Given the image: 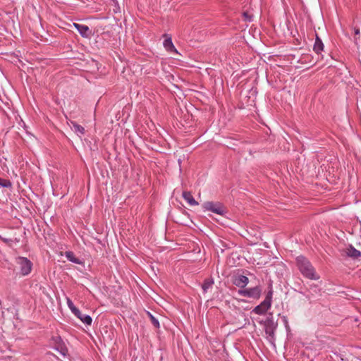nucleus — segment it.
<instances>
[{
	"label": "nucleus",
	"mask_w": 361,
	"mask_h": 361,
	"mask_svg": "<svg viewBox=\"0 0 361 361\" xmlns=\"http://www.w3.org/2000/svg\"><path fill=\"white\" fill-rule=\"evenodd\" d=\"M296 263L298 269L304 277L311 280H318L319 279L314 268L307 258L299 256L296 258Z\"/></svg>",
	"instance_id": "f257e3e1"
},
{
	"label": "nucleus",
	"mask_w": 361,
	"mask_h": 361,
	"mask_svg": "<svg viewBox=\"0 0 361 361\" xmlns=\"http://www.w3.org/2000/svg\"><path fill=\"white\" fill-rule=\"evenodd\" d=\"M16 264L19 266L20 274L23 276L27 275L32 270V263L26 257H18L16 259Z\"/></svg>",
	"instance_id": "f03ea898"
},
{
	"label": "nucleus",
	"mask_w": 361,
	"mask_h": 361,
	"mask_svg": "<svg viewBox=\"0 0 361 361\" xmlns=\"http://www.w3.org/2000/svg\"><path fill=\"white\" fill-rule=\"evenodd\" d=\"M240 295L247 297L253 299H259L261 296L262 288L257 286L253 288L240 289L238 291Z\"/></svg>",
	"instance_id": "7ed1b4c3"
},
{
	"label": "nucleus",
	"mask_w": 361,
	"mask_h": 361,
	"mask_svg": "<svg viewBox=\"0 0 361 361\" xmlns=\"http://www.w3.org/2000/svg\"><path fill=\"white\" fill-rule=\"evenodd\" d=\"M203 207L217 214L224 215L226 213L225 208L219 202H206Z\"/></svg>",
	"instance_id": "20e7f679"
},
{
	"label": "nucleus",
	"mask_w": 361,
	"mask_h": 361,
	"mask_svg": "<svg viewBox=\"0 0 361 361\" xmlns=\"http://www.w3.org/2000/svg\"><path fill=\"white\" fill-rule=\"evenodd\" d=\"M233 283L240 288L241 289H244V288L249 283V279L247 276L240 275V274H236L234 275L232 277Z\"/></svg>",
	"instance_id": "39448f33"
},
{
	"label": "nucleus",
	"mask_w": 361,
	"mask_h": 361,
	"mask_svg": "<svg viewBox=\"0 0 361 361\" xmlns=\"http://www.w3.org/2000/svg\"><path fill=\"white\" fill-rule=\"evenodd\" d=\"M271 304H270L269 301L264 300V301L254 308L253 312L259 315L264 314L271 307Z\"/></svg>",
	"instance_id": "423d86ee"
},
{
	"label": "nucleus",
	"mask_w": 361,
	"mask_h": 361,
	"mask_svg": "<svg viewBox=\"0 0 361 361\" xmlns=\"http://www.w3.org/2000/svg\"><path fill=\"white\" fill-rule=\"evenodd\" d=\"M73 25L83 37H89L91 35V30L87 25L78 23H74Z\"/></svg>",
	"instance_id": "0eeeda50"
},
{
	"label": "nucleus",
	"mask_w": 361,
	"mask_h": 361,
	"mask_svg": "<svg viewBox=\"0 0 361 361\" xmlns=\"http://www.w3.org/2000/svg\"><path fill=\"white\" fill-rule=\"evenodd\" d=\"M70 124L71 125V129L75 133H77L78 135L81 136V135H85V130L84 127L78 124L76 122H75L73 121H71Z\"/></svg>",
	"instance_id": "6e6552de"
},
{
	"label": "nucleus",
	"mask_w": 361,
	"mask_h": 361,
	"mask_svg": "<svg viewBox=\"0 0 361 361\" xmlns=\"http://www.w3.org/2000/svg\"><path fill=\"white\" fill-rule=\"evenodd\" d=\"M346 255L353 258V259H357L361 256L360 251L356 250L353 245H350L346 249Z\"/></svg>",
	"instance_id": "1a4fd4ad"
},
{
	"label": "nucleus",
	"mask_w": 361,
	"mask_h": 361,
	"mask_svg": "<svg viewBox=\"0 0 361 361\" xmlns=\"http://www.w3.org/2000/svg\"><path fill=\"white\" fill-rule=\"evenodd\" d=\"M183 197L190 205H198V202L193 198L191 192L185 191L183 192Z\"/></svg>",
	"instance_id": "9d476101"
},
{
	"label": "nucleus",
	"mask_w": 361,
	"mask_h": 361,
	"mask_svg": "<svg viewBox=\"0 0 361 361\" xmlns=\"http://www.w3.org/2000/svg\"><path fill=\"white\" fill-rule=\"evenodd\" d=\"M324 49V44L322 39L319 37V36L316 34L315 42L313 47V50L315 53L319 54Z\"/></svg>",
	"instance_id": "9b49d317"
},
{
	"label": "nucleus",
	"mask_w": 361,
	"mask_h": 361,
	"mask_svg": "<svg viewBox=\"0 0 361 361\" xmlns=\"http://www.w3.org/2000/svg\"><path fill=\"white\" fill-rule=\"evenodd\" d=\"M78 319H80L84 324L90 325L92 324V319L90 315L83 314L79 310L78 314H75Z\"/></svg>",
	"instance_id": "f8f14e48"
},
{
	"label": "nucleus",
	"mask_w": 361,
	"mask_h": 361,
	"mask_svg": "<svg viewBox=\"0 0 361 361\" xmlns=\"http://www.w3.org/2000/svg\"><path fill=\"white\" fill-rule=\"evenodd\" d=\"M164 46L167 51L177 52L171 37L165 39Z\"/></svg>",
	"instance_id": "ddd939ff"
},
{
	"label": "nucleus",
	"mask_w": 361,
	"mask_h": 361,
	"mask_svg": "<svg viewBox=\"0 0 361 361\" xmlns=\"http://www.w3.org/2000/svg\"><path fill=\"white\" fill-rule=\"evenodd\" d=\"M65 256L69 261H71L73 263H75L78 264H80L82 263L81 261L78 257H76L75 256V255L73 252H71V251L66 252Z\"/></svg>",
	"instance_id": "4468645a"
},
{
	"label": "nucleus",
	"mask_w": 361,
	"mask_h": 361,
	"mask_svg": "<svg viewBox=\"0 0 361 361\" xmlns=\"http://www.w3.org/2000/svg\"><path fill=\"white\" fill-rule=\"evenodd\" d=\"M213 284H214V281L212 279H205L202 286V288L204 293H206L209 288H212Z\"/></svg>",
	"instance_id": "2eb2a0df"
},
{
	"label": "nucleus",
	"mask_w": 361,
	"mask_h": 361,
	"mask_svg": "<svg viewBox=\"0 0 361 361\" xmlns=\"http://www.w3.org/2000/svg\"><path fill=\"white\" fill-rule=\"evenodd\" d=\"M56 350H58L60 353V354L63 357H65L68 353L67 348L64 345V344L61 343L57 344Z\"/></svg>",
	"instance_id": "dca6fc26"
},
{
	"label": "nucleus",
	"mask_w": 361,
	"mask_h": 361,
	"mask_svg": "<svg viewBox=\"0 0 361 361\" xmlns=\"http://www.w3.org/2000/svg\"><path fill=\"white\" fill-rule=\"evenodd\" d=\"M67 305H68V307L70 308V310L74 314H79V310L74 305L72 300L69 298H67Z\"/></svg>",
	"instance_id": "f3484780"
},
{
	"label": "nucleus",
	"mask_w": 361,
	"mask_h": 361,
	"mask_svg": "<svg viewBox=\"0 0 361 361\" xmlns=\"http://www.w3.org/2000/svg\"><path fill=\"white\" fill-rule=\"evenodd\" d=\"M147 314L149 315L152 324L156 328H159V322L157 318H155L150 312H147Z\"/></svg>",
	"instance_id": "a211bd4d"
},
{
	"label": "nucleus",
	"mask_w": 361,
	"mask_h": 361,
	"mask_svg": "<svg viewBox=\"0 0 361 361\" xmlns=\"http://www.w3.org/2000/svg\"><path fill=\"white\" fill-rule=\"evenodd\" d=\"M0 187L10 188L11 187V183L8 180L0 178Z\"/></svg>",
	"instance_id": "6ab92c4d"
},
{
	"label": "nucleus",
	"mask_w": 361,
	"mask_h": 361,
	"mask_svg": "<svg viewBox=\"0 0 361 361\" xmlns=\"http://www.w3.org/2000/svg\"><path fill=\"white\" fill-rule=\"evenodd\" d=\"M272 295H273V291H272L271 290H270L267 293V295H266V298H265L264 300H266V301H269V302L270 304H271Z\"/></svg>",
	"instance_id": "aec40b11"
},
{
	"label": "nucleus",
	"mask_w": 361,
	"mask_h": 361,
	"mask_svg": "<svg viewBox=\"0 0 361 361\" xmlns=\"http://www.w3.org/2000/svg\"><path fill=\"white\" fill-rule=\"evenodd\" d=\"M243 16L246 20H249V21L251 20V16L247 13V12H244Z\"/></svg>",
	"instance_id": "412c9836"
},
{
	"label": "nucleus",
	"mask_w": 361,
	"mask_h": 361,
	"mask_svg": "<svg viewBox=\"0 0 361 361\" xmlns=\"http://www.w3.org/2000/svg\"><path fill=\"white\" fill-rule=\"evenodd\" d=\"M354 32H355V35H359L360 33V29L358 27H355L354 28Z\"/></svg>",
	"instance_id": "4be33fe9"
},
{
	"label": "nucleus",
	"mask_w": 361,
	"mask_h": 361,
	"mask_svg": "<svg viewBox=\"0 0 361 361\" xmlns=\"http://www.w3.org/2000/svg\"><path fill=\"white\" fill-rule=\"evenodd\" d=\"M266 332H267V334H269L270 336L274 334L273 330H270L269 329H267Z\"/></svg>",
	"instance_id": "5701e85b"
},
{
	"label": "nucleus",
	"mask_w": 361,
	"mask_h": 361,
	"mask_svg": "<svg viewBox=\"0 0 361 361\" xmlns=\"http://www.w3.org/2000/svg\"><path fill=\"white\" fill-rule=\"evenodd\" d=\"M354 41H355V44L356 45H357V37H355Z\"/></svg>",
	"instance_id": "b1692460"
}]
</instances>
